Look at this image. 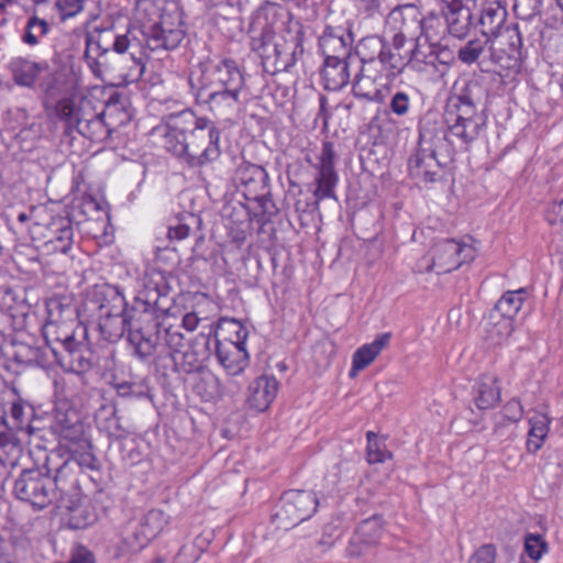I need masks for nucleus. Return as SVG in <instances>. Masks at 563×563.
Segmentation results:
<instances>
[{
	"label": "nucleus",
	"instance_id": "nucleus-59",
	"mask_svg": "<svg viewBox=\"0 0 563 563\" xmlns=\"http://www.w3.org/2000/svg\"><path fill=\"white\" fill-rule=\"evenodd\" d=\"M545 219L552 225H563V199L560 201H554L548 207L545 211Z\"/></svg>",
	"mask_w": 563,
	"mask_h": 563
},
{
	"label": "nucleus",
	"instance_id": "nucleus-12",
	"mask_svg": "<svg viewBox=\"0 0 563 563\" xmlns=\"http://www.w3.org/2000/svg\"><path fill=\"white\" fill-rule=\"evenodd\" d=\"M142 34L145 47L151 52H167L179 46L186 35L183 13L163 11L158 22L143 25Z\"/></svg>",
	"mask_w": 563,
	"mask_h": 563
},
{
	"label": "nucleus",
	"instance_id": "nucleus-44",
	"mask_svg": "<svg viewBox=\"0 0 563 563\" xmlns=\"http://www.w3.org/2000/svg\"><path fill=\"white\" fill-rule=\"evenodd\" d=\"M47 321L55 319V321L77 323V309L69 302H64L62 299H49L47 302Z\"/></svg>",
	"mask_w": 563,
	"mask_h": 563
},
{
	"label": "nucleus",
	"instance_id": "nucleus-51",
	"mask_svg": "<svg viewBox=\"0 0 563 563\" xmlns=\"http://www.w3.org/2000/svg\"><path fill=\"white\" fill-rule=\"evenodd\" d=\"M389 108L397 117H405L410 110V97L405 91H397L390 99Z\"/></svg>",
	"mask_w": 563,
	"mask_h": 563
},
{
	"label": "nucleus",
	"instance_id": "nucleus-8",
	"mask_svg": "<svg viewBox=\"0 0 563 563\" xmlns=\"http://www.w3.org/2000/svg\"><path fill=\"white\" fill-rule=\"evenodd\" d=\"M131 40L128 34H119L113 26L96 30L86 36L85 58L93 75L104 79L106 69L117 57L128 52Z\"/></svg>",
	"mask_w": 563,
	"mask_h": 563
},
{
	"label": "nucleus",
	"instance_id": "nucleus-63",
	"mask_svg": "<svg viewBox=\"0 0 563 563\" xmlns=\"http://www.w3.org/2000/svg\"><path fill=\"white\" fill-rule=\"evenodd\" d=\"M11 418L14 420V428L23 429L26 426L25 410L23 405L14 402L10 409Z\"/></svg>",
	"mask_w": 563,
	"mask_h": 563
},
{
	"label": "nucleus",
	"instance_id": "nucleus-34",
	"mask_svg": "<svg viewBox=\"0 0 563 563\" xmlns=\"http://www.w3.org/2000/svg\"><path fill=\"white\" fill-rule=\"evenodd\" d=\"M473 399L479 410L495 407L500 400V387L494 376H482L474 386Z\"/></svg>",
	"mask_w": 563,
	"mask_h": 563
},
{
	"label": "nucleus",
	"instance_id": "nucleus-33",
	"mask_svg": "<svg viewBox=\"0 0 563 563\" xmlns=\"http://www.w3.org/2000/svg\"><path fill=\"white\" fill-rule=\"evenodd\" d=\"M75 351H60L57 346H52L51 353L54 358L65 371L76 374L78 377L88 372L92 364L89 357L84 355L86 351L82 342L76 341Z\"/></svg>",
	"mask_w": 563,
	"mask_h": 563
},
{
	"label": "nucleus",
	"instance_id": "nucleus-35",
	"mask_svg": "<svg viewBox=\"0 0 563 563\" xmlns=\"http://www.w3.org/2000/svg\"><path fill=\"white\" fill-rule=\"evenodd\" d=\"M390 336V333L379 334L372 343L364 344L357 349L353 354V364L350 375L355 376L357 372L367 367L389 343Z\"/></svg>",
	"mask_w": 563,
	"mask_h": 563
},
{
	"label": "nucleus",
	"instance_id": "nucleus-17",
	"mask_svg": "<svg viewBox=\"0 0 563 563\" xmlns=\"http://www.w3.org/2000/svg\"><path fill=\"white\" fill-rule=\"evenodd\" d=\"M417 52V44L408 46L402 36H393L391 41L386 43L377 69L385 75L387 79H395L402 74L405 68L413 59Z\"/></svg>",
	"mask_w": 563,
	"mask_h": 563
},
{
	"label": "nucleus",
	"instance_id": "nucleus-64",
	"mask_svg": "<svg viewBox=\"0 0 563 563\" xmlns=\"http://www.w3.org/2000/svg\"><path fill=\"white\" fill-rule=\"evenodd\" d=\"M429 57H434V59L430 60V63H433L435 60L444 66H449L454 59L452 52L448 48L433 49L430 53Z\"/></svg>",
	"mask_w": 563,
	"mask_h": 563
},
{
	"label": "nucleus",
	"instance_id": "nucleus-9",
	"mask_svg": "<svg viewBox=\"0 0 563 563\" xmlns=\"http://www.w3.org/2000/svg\"><path fill=\"white\" fill-rule=\"evenodd\" d=\"M84 468H77L76 464L66 465L58 478L62 495L57 499L55 506L67 516L68 527L75 530L86 529L92 525L97 516L88 507L81 503V488L79 485V474Z\"/></svg>",
	"mask_w": 563,
	"mask_h": 563
},
{
	"label": "nucleus",
	"instance_id": "nucleus-40",
	"mask_svg": "<svg viewBox=\"0 0 563 563\" xmlns=\"http://www.w3.org/2000/svg\"><path fill=\"white\" fill-rule=\"evenodd\" d=\"M551 420L547 415H537L529 420L530 430L527 440V450L537 453L548 435Z\"/></svg>",
	"mask_w": 563,
	"mask_h": 563
},
{
	"label": "nucleus",
	"instance_id": "nucleus-47",
	"mask_svg": "<svg viewBox=\"0 0 563 563\" xmlns=\"http://www.w3.org/2000/svg\"><path fill=\"white\" fill-rule=\"evenodd\" d=\"M367 438V448H366V457L367 462L371 464L374 463H383L386 460L391 459L393 454L390 451L386 450L385 444L380 443L377 439V434L373 431H368L366 433Z\"/></svg>",
	"mask_w": 563,
	"mask_h": 563
},
{
	"label": "nucleus",
	"instance_id": "nucleus-42",
	"mask_svg": "<svg viewBox=\"0 0 563 563\" xmlns=\"http://www.w3.org/2000/svg\"><path fill=\"white\" fill-rule=\"evenodd\" d=\"M152 540V536L143 529L139 521L130 522L123 537V543L133 553L143 550Z\"/></svg>",
	"mask_w": 563,
	"mask_h": 563
},
{
	"label": "nucleus",
	"instance_id": "nucleus-29",
	"mask_svg": "<svg viewBox=\"0 0 563 563\" xmlns=\"http://www.w3.org/2000/svg\"><path fill=\"white\" fill-rule=\"evenodd\" d=\"M278 391V383L274 376L262 375L254 379L249 387L247 404L256 411H265Z\"/></svg>",
	"mask_w": 563,
	"mask_h": 563
},
{
	"label": "nucleus",
	"instance_id": "nucleus-52",
	"mask_svg": "<svg viewBox=\"0 0 563 563\" xmlns=\"http://www.w3.org/2000/svg\"><path fill=\"white\" fill-rule=\"evenodd\" d=\"M115 389L121 397L143 398L148 396V391L137 383L122 382L115 384Z\"/></svg>",
	"mask_w": 563,
	"mask_h": 563
},
{
	"label": "nucleus",
	"instance_id": "nucleus-22",
	"mask_svg": "<svg viewBox=\"0 0 563 563\" xmlns=\"http://www.w3.org/2000/svg\"><path fill=\"white\" fill-rule=\"evenodd\" d=\"M353 34L343 25H327L319 36V47L324 55L338 57H353Z\"/></svg>",
	"mask_w": 563,
	"mask_h": 563
},
{
	"label": "nucleus",
	"instance_id": "nucleus-13",
	"mask_svg": "<svg viewBox=\"0 0 563 563\" xmlns=\"http://www.w3.org/2000/svg\"><path fill=\"white\" fill-rule=\"evenodd\" d=\"M319 499L310 490H289L282 497L280 508L274 518L277 528L289 530L309 519L317 510Z\"/></svg>",
	"mask_w": 563,
	"mask_h": 563
},
{
	"label": "nucleus",
	"instance_id": "nucleus-31",
	"mask_svg": "<svg viewBox=\"0 0 563 563\" xmlns=\"http://www.w3.org/2000/svg\"><path fill=\"white\" fill-rule=\"evenodd\" d=\"M12 78L18 86L34 87L40 74L49 70L47 62H32L23 57L12 58L9 64Z\"/></svg>",
	"mask_w": 563,
	"mask_h": 563
},
{
	"label": "nucleus",
	"instance_id": "nucleus-46",
	"mask_svg": "<svg viewBox=\"0 0 563 563\" xmlns=\"http://www.w3.org/2000/svg\"><path fill=\"white\" fill-rule=\"evenodd\" d=\"M492 42L490 38L486 40L474 38L465 43L460 47L457 52L459 59L466 65H472L478 60L481 55L484 53L487 44Z\"/></svg>",
	"mask_w": 563,
	"mask_h": 563
},
{
	"label": "nucleus",
	"instance_id": "nucleus-15",
	"mask_svg": "<svg viewBox=\"0 0 563 563\" xmlns=\"http://www.w3.org/2000/svg\"><path fill=\"white\" fill-rule=\"evenodd\" d=\"M434 21V18L426 19L413 4L398 5L387 18V23L398 29L394 36H402L404 42L407 44L418 42L422 36L430 40L428 29Z\"/></svg>",
	"mask_w": 563,
	"mask_h": 563
},
{
	"label": "nucleus",
	"instance_id": "nucleus-1",
	"mask_svg": "<svg viewBox=\"0 0 563 563\" xmlns=\"http://www.w3.org/2000/svg\"><path fill=\"white\" fill-rule=\"evenodd\" d=\"M188 82L196 102L220 118L238 110L245 89L244 74L232 58L210 59L200 64Z\"/></svg>",
	"mask_w": 563,
	"mask_h": 563
},
{
	"label": "nucleus",
	"instance_id": "nucleus-18",
	"mask_svg": "<svg viewBox=\"0 0 563 563\" xmlns=\"http://www.w3.org/2000/svg\"><path fill=\"white\" fill-rule=\"evenodd\" d=\"M34 232L42 234L43 246L48 253L66 254L73 245L74 229L67 218H53L46 227L35 223Z\"/></svg>",
	"mask_w": 563,
	"mask_h": 563
},
{
	"label": "nucleus",
	"instance_id": "nucleus-32",
	"mask_svg": "<svg viewBox=\"0 0 563 563\" xmlns=\"http://www.w3.org/2000/svg\"><path fill=\"white\" fill-rule=\"evenodd\" d=\"M448 31L457 38H464L473 26V15L467 3H455L443 7Z\"/></svg>",
	"mask_w": 563,
	"mask_h": 563
},
{
	"label": "nucleus",
	"instance_id": "nucleus-2",
	"mask_svg": "<svg viewBox=\"0 0 563 563\" xmlns=\"http://www.w3.org/2000/svg\"><path fill=\"white\" fill-rule=\"evenodd\" d=\"M220 136L221 131L214 122L185 110L169 115L165 147L190 167H201L219 158Z\"/></svg>",
	"mask_w": 563,
	"mask_h": 563
},
{
	"label": "nucleus",
	"instance_id": "nucleus-62",
	"mask_svg": "<svg viewBox=\"0 0 563 563\" xmlns=\"http://www.w3.org/2000/svg\"><path fill=\"white\" fill-rule=\"evenodd\" d=\"M14 445V434L9 428L3 416H0V448L4 449Z\"/></svg>",
	"mask_w": 563,
	"mask_h": 563
},
{
	"label": "nucleus",
	"instance_id": "nucleus-54",
	"mask_svg": "<svg viewBox=\"0 0 563 563\" xmlns=\"http://www.w3.org/2000/svg\"><path fill=\"white\" fill-rule=\"evenodd\" d=\"M545 549L540 536L529 534L525 541V551L532 560H539Z\"/></svg>",
	"mask_w": 563,
	"mask_h": 563
},
{
	"label": "nucleus",
	"instance_id": "nucleus-55",
	"mask_svg": "<svg viewBox=\"0 0 563 563\" xmlns=\"http://www.w3.org/2000/svg\"><path fill=\"white\" fill-rule=\"evenodd\" d=\"M496 549L493 544L482 545L468 560V563H495Z\"/></svg>",
	"mask_w": 563,
	"mask_h": 563
},
{
	"label": "nucleus",
	"instance_id": "nucleus-24",
	"mask_svg": "<svg viewBox=\"0 0 563 563\" xmlns=\"http://www.w3.org/2000/svg\"><path fill=\"white\" fill-rule=\"evenodd\" d=\"M120 62H113L104 73V79L117 80L118 85L135 82L140 80L145 70V64L142 58H136L133 54L125 53L117 57Z\"/></svg>",
	"mask_w": 563,
	"mask_h": 563
},
{
	"label": "nucleus",
	"instance_id": "nucleus-39",
	"mask_svg": "<svg viewBox=\"0 0 563 563\" xmlns=\"http://www.w3.org/2000/svg\"><path fill=\"white\" fill-rule=\"evenodd\" d=\"M514 331L511 319L490 312L485 325V340L490 345H499L506 341Z\"/></svg>",
	"mask_w": 563,
	"mask_h": 563
},
{
	"label": "nucleus",
	"instance_id": "nucleus-37",
	"mask_svg": "<svg viewBox=\"0 0 563 563\" xmlns=\"http://www.w3.org/2000/svg\"><path fill=\"white\" fill-rule=\"evenodd\" d=\"M51 349L45 346H32L20 344L13 355V361L27 366L47 367L53 362Z\"/></svg>",
	"mask_w": 563,
	"mask_h": 563
},
{
	"label": "nucleus",
	"instance_id": "nucleus-25",
	"mask_svg": "<svg viewBox=\"0 0 563 563\" xmlns=\"http://www.w3.org/2000/svg\"><path fill=\"white\" fill-rule=\"evenodd\" d=\"M465 251L471 250L455 240H444L437 243L432 250V265L429 266L428 271L432 267H438V274H441L459 268L464 262V258H461V254Z\"/></svg>",
	"mask_w": 563,
	"mask_h": 563
},
{
	"label": "nucleus",
	"instance_id": "nucleus-60",
	"mask_svg": "<svg viewBox=\"0 0 563 563\" xmlns=\"http://www.w3.org/2000/svg\"><path fill=\"white\" fill-rule=\"evenodd\" d=\"M505 34L507 35L509 40V55H514L516 53H519V49L522 45V38L520 35V32L518 30V25L514 26H507L505 29Z\"/></svg>",
	"mask_w": 563,
	"mask_h": 563
},
{
	"label": "nucleus",
	"instance_id": "nucleus-11",
	"mask_svg": "<svg viewBox=\"0 0 563 563\" xmlns=\"http://www.w3.org/2000/svg\"><path fill=\"white\" fill-rule=\"evenodd\" d=\"M220 328L225 329L230 336L217 339V358L229 375H240L249 365V354L245 349L247 329L235 319L221 320Z\"/></svg>",
	"mask_w": 563,
	"mask_h": 563
},
{
	"label": "nucleus",
	"instance_id": "nucleus-19",
	"mask_svg": "<svg viewBox=\"0 0 563 563\" xmlns=\"http://www.w3.org/2000/svg\"><path fill=\"white\" fill-rule=\"evenodd\" d=\"M335 152L331 142H324L320 154V162L318 165V175L316 177L317 188L313 196L317 201L325 198H336L334 187L338 184L339 177L334 169Z\"/></svg>",
	"mask_w": 563,
	"mask_h": 563
},
{
	"label": "nucleus",
	"instance_id": "nucleus-10",
	"mask_svg": "<svg viewBox=\"0 0 563 563\" xmlns=\"http://www.w3.org/2000/svg\"><path fill=\"white\" fill-rule=\"evenodd\" d=\"M90 303L99 311L98 328L104 340L117 342L129 332L133 321L125 314V298L117 288L96 289Z\"/></svg>",
	"mask_w": 563,
	"mask_h": 563
},
{
	"label": "nucleus",
	"instance_id": "nucleus-48",
	"mask_svg": "<svg viewBox=\"0 0 563 563\" xmlns=\"http://www.w3.org/2000/svg\"><path fill=\"white\" fill-rule=\"evenodd\" d=\"M48 29V23L45 20L33 15L26 23L22 41L27 45L34 46L38 44L40 37L47 34Z\"/></svg>",
	"mask_w": 563,
	"mask_h": 563
},
{
	"label": "nucleus",
	"instance_id": "nucleus-49",
	"mask_svg": "<svg viewBox=\"0 0 563 563\" xmlns=\"http://www.w3.org/2000/svg\"><path fill=\"white\" fill-rule=\"evenodd\" d=\"M162 339H164L166 346L169 350L170 357L175 354L180 353L185 346V338L178 329L168 327L162 330Z\"/></svg>",
	"mask_w": 563,
	"mask_h": 563
},
{
	"label": "nucleus",
	"instance_id": "nucleus-30",
	"mask_svg": "<svg viewBox=\"0 0 563 563\" xmlns=\"http://www.w3.org/2000/svg\"><path fill=\"white\" fill-rule=\"evenodd\" d=\"M382 536L383 521L379 516H373L363 520L349 542L346 548L347 555L351 558H358L360 551L355 550L356 543L373 547L378 543Z\"/></svg>",
	"mask_w": 563,
	"mask_h": 563
},
{
	"label": "nucleus",
	"instance_id": "nucleus-23",
	"mask_svg": "<svg viewBox=\"0 0 563 563\" xmlns=\"http://www.w3.org/2000/svg\"><path fill=\"white\" fill-rule=\"evenodd\" d=\"M235 185L242 189L245 199L263 195L268 186L269 177L267 172L260 165L243 161L234 173Z\"/></svg>",
	"mask_w": 563,
	"mask_h": 563
},
{
	"label": "nucleus",
	"instance_id": "nucleus-56",
	"mask_svg": "<svg viewBox=\"0 0 563 563\" xmlns=\"http://www.w3.org/2000/svg\"><path fill=\"white\" fill-rule=\"evenodd\" d=\"M522 411L523 410L520 401L517 399H511L504 406L501 416L508 422L515 423L521 419Z\"/></svg>",
	"mask_w": 563,
	"mask_h": 563
},
{
	"label": "nucleus",
	"instance_id": "nucleus-26",
	"mask_svg": "<svg viewBox=\"0 0 563 563\" xmlns=\"http://www.w3.org/2000/svg\"><path fill=\"white\" fill-rule=\"evenodd\" d=\"M354 57L329 56L324 58L321 76L324 88L338 91L350 82V66Z\"/></svg>",
	"mask_w": 563,
	"mask_h": 563
},
{
	"label": "nucleus",
	"instance_id": "nucleus-57",
	"mask_svg": "<svg viewBox=\"0 0 563 563\" xmlns=\"http://www.w3.org/2000/svg\"><path fill=\"white\" fill-rule=\"evenodd\" d=\"M40 88L47 97H57L60 91L57 75L52 71L47 73L41 81Z\"/></svg>",
	"mask_w": 563,
	"mask_h": 563
},
{
	"label": "nucleus",
	"instance_id": "nucleus-6",
	"mask_svg": "<svg viewBox=\"0 0 563 563\" xmlns=\"http://www.w3.org/2000/svg\"><path fill=\"white\" fill-rule=\"evenodd\" d=\"M161 296L162 291L156 284L153 288L146 286L136 297L137 309H142L143 314L130 324L128 340L141 360L152 356L162 341L161 324L152 316Z\"/></svg>",
	"mask_w": 563,
	"mask_h": 563
},
{
	"label": "nucleus",
	"instance_id": "nucleus-36",
	"mask_svg": "<svg viewBox=\"0 0 563 563\" xmlns=\"http://www.w3.org/2000/svg\"><path fill=\"white\" fill-rule=\"evenodd\" d=\"M88 110H91V101L88 99H81L77 104L74 99L64 98L55 107L57 117L65 123L66 132L76 129L77 120Z\"/></svg>",
	"mask_w": 563,
	"mask_h": 563
},
{
	"label": "nucleus",
	"instance_id": "nucleus-3",
	"mask_svg": "<svg viewBox=\"0 0 563 563\" xmlns=\"http://www.w3.org/2000/svg\"><path fill=\"white\" fill-rule=\"evenodd\" d=\"M280 8L272 2L263 3L250 24L251 48L257 52L267 73L290 71L303 55V32L298 25L285 35L275 37L274 22Z\"/></svg>",
	"mask_w": 563,
	"mask_h": 563
},
{
	"label": "nucleus",
	"instance_id": "nucleus-7",
	"mask_svg": "<svg viewBox=\"0 0 563 563\" xmlns=\"http://www.w3.org/2000/svg\"><path fill=\"white\" fill-rule=\"evenodd\" d=\"M51 428L69 452V456L64 461L75 462L77 468L97 470L99 467V462L92 453V445L85 437L84 424L75 409L57 407Z\"/></svg>",
	"mask_w": 563,
	"mask_h": 563
},
{
	"label": "nucleus",
	"instance_id": "nucleus-61",
	"mask_svg": "<svg viewBox=\"0 0 563 563\" xmlns=\"http://www.w3.org/2000/svg\"><path fill=\"white\" fill-rule=\"evenodd\" d=\"M68 563H96L95 556L91 551L87 548L79 545L77 547L68 561Z\"/></svg>",
	"mask_w": 563,
	"mask_h": 563
},
{
	"label": "nucleus",
	"instance_id": "nucleus-28",
	"mask_svg": "<svg viewBox=\"0 0 563 563\" xmlns=\"http://www.w3.org/2000/svg\"><path fill=\"white\" fill-rule=\"evenodd\" d=\"M74 325L78 327V322L66 323L55 321V319L46 321L43 327L46 347L57 346L60 351H75L77 339Z\"/></svg>",
	"mask_w": 563,
	"mask_h": 563
},
{
	"label": "nucleus",
	"instance_id": "nucleus-5",
	"mask_svg": "<svg viewBox=\"0 0 563 563\" xmlns=\"http://www.w3.org/2000/svg\"><path fill=\"white\" fill-rule=\"evenodd\" d=\"M60 460L59 454L52 453L42 467L22 470L14 481V496L37 510L55 505L62 495L57 476L66 465L76 464Z\"/></svg>",
	"mask_w": 563,
	"mask_h": 563
},
{
	"label": "nucleus",
	"instance_id": "nucleus-53",
	"mask_svg": "<svg viewBox=\"0 0 563 563\" xmlns=\"http://www.w3.org/2000/svg\"><path fill=\"white\" fill-rule=\"evenodd\" d=\"M264 191L265 194L263 195V197L261 195H257L258 197H251L249 200L257 202L258 207L261 208L262 214L271 218L278 212V209L272 199L268 186L263 190V192Z\"/></svg>",
	"mask_w": 563,
	"mask_h": 563
},
{
	"label": "nucleus",
	"instance_id": "nucleus-43",
	"mask_svg": "<svg viewBox=\"0 0 563 563\" xmlns=\"http://www.w3.org/2000/svg\"><path fill=\"white\" fill-rule=\"evenodd\" d=\"M522 292L523 289L505 292L490 312L500 313V316L511 319L512 321L523 303V298L521 297Z\"/></svg>",
	"mask_w": 563,
	"mask_h": 563
},
{
	"label": "nucleus",
	"instance_id": "nucleus-45",
	"mask_svg": "<svg viewBox=\"0 0 563 563\" xmlns=\"http://www.w3.org/2000/svg\"><path fill=\"white\" fill-rule=\"evenodd\" d=\"M169 517L161 509L148 510L139 522L143 526V529L148 532L154 539L157 537L165 526L168 523Z\"/></svg>",
	"mask_w": 563,
	"mask_h": 563
},
{
	"label": "nucleus",
	"instance_id": "nucleus-27",
	"mask_svg": "<svg viewBox=\"0 0 563 563\" xmlns=\"http://www.w3.org/2000/svg\"><path fill=\"white\" fill-rule=\"evenodd\" d=\"M478 23L485 37H497L507 20V10L500 1H482Z\"/></svg>",
	"mask_w": 563,
	"mask_h": 563
},
{
	"label": "nucleus",
	"instance_id": "nucleus-38",
	"mask_svg": "<svg viewBox=\"0 0 563 563\" xmlns=\"http://www.w3.org/2000/svg\"><path fill=\"white\" fill-rule=\"evenodd\" d=\"M192 388L205 401H216L222 398L225 393L221 380L209 369L198 373Z\"/></svg>",
	"mask_w": 563,
	"mask_h": 563
},
{
	"label": "nucleus",
	"instance_id": "nucleus-21",
	"mask_svg": "<svg viewBox=\"0 0 563 563\" xmlns=\"http://www.w3.org/2000/svg\"><path fill=\"white\" fill-rule=\"evenodd\" d=\"M210 335L199 334L192 343L173 356L174 369L184 373H200L206 369L205 361L209 357Z\"/></svg>",
	"mask_w": 563,
	"mask_h": 563
},
{
	"label": "nucleus",
	"instance_id": "nucleus-50",
	"mask_svg": "<svg viewBox=\"0 0 563 563\" xmlns=\"http://www.w3.org/2000/svg\"><path fill=\"white\" fill-rule=\"evenodd\" d=\"M55 8L58 10L62 21H65L84 10V0H57Z\"/></svg>",
	"mask_w": 563,
	"mask_h": 563
},
{
	"label": "nucleus",
	"instance_id": "nucleus-4",
	"mask_svg": "<svg viewBox=\"0 0 563 563\" xmlns=\"http://www.w3.org/2000/svg\"><path fill=\"white\" fill-rule=\"evenodd\" d=\"M486 97V90L477 80L456 81L445 107L448 135L445 140H456L463 150L478 139L486 126V117L478 107Z\"/></svg>",
	"mask_w": 563,
	"mask_h": 563
},
{
	"label": "nucleus",
	"instance_id": "nucleus-16",
	"mask_svg": "<svg viewBox=\"0 0 563 563\" xmlns=\"http://www.w3.org/2000/svg\"><path fill=\"white\" fill-rule=\"evenodd\" d=\"M122 108L121 95L118 92L112 93L101 112L96 113L91 109L81 113L80 120H77L76 130L79 134L91 141H102L110 133L109 125L111 123L107 122L106 119L111 118L115 111Z\"/></svg>",
	"mask_w": 563,
	"mask_h": 563
},
{
	"label": "nucleus",
	"instance_id": "nucleus-41",
	"mask_svg": "<svg viewBox=\"0 0 563 563\" xmlns=\"http://www.w3.org/2000/svg\"><path fill=\"white\" fill-rule=\"evenodd\" d=\"M387 41L378 35L367 36L360 43V54L363 65H371L377 67L383 49Z\"/></svg>",
	"mask_w": 563,
	"mask_h": 563
},
{
	"label": "nucleus",
	"instance_id": "nucleus-58",
	"mask_svg": "<svg viewBox=\"0 0 563 563\" xmlns=\"http://www.w3.org/2000/svg\"><path fill=\"white\" fill-rule=\"evenodd\" d=\"M200 555V551L194 545H183L175 556L174 563H195Z\"/></svg>",
	"mask_w": 563,
	"mask_h": 563
},
{
	"label": "nucleus",
	"instance_id": "nucleus-20",
	"mask_svg": "<svg viewBox=\"0 0 563 563\" xmlns=\"http://www.w3.org/2000/svg\"><path fill=\"white\" fill-rule=\"evenodd\" d=\"M372 65H362V68L354 77L352 93L358 99L383 103L385 101V93L382 88L385 85L380 81L385 75Z\"/></svg>",
	"mask_w": 563,
	"mask_h": 563
},
{
	"label": "nucleus",
	"instance_id": "nucleus-14",
	"mask_svg": "<svg viewBox=\"0 0 563 563\" xmlns=\"http://www.w3.org/2000/svg\"><path fill=\"white\" fill-rule=\"evenodd\" d=\"M428 134V132L420 131L418 150L408 162L411 178L423 184L437 181L440 178L442 166L446 164L438 157L433 147V137H429Z\"/></svg>",
	"mask_w": 563,
	"mask_h": 563
}]
</instances>
